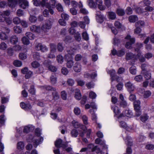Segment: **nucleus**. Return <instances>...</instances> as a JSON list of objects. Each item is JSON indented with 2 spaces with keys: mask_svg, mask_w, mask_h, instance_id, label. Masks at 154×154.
<instances>
[{
  "mask_svg": "<svg viewBox=\"0 0 154 154\" xmlns=\"http://www.w3.org/2000/svg\"><path fill=\"white\" fill-rule=\"evenodd\" d=\"M24 144L23 142H19L17 144V148L20 150H22L24 149Z\"/></svg>",
  "mask_w": 154,
  "mask_h": 154,
  "instance_id": "nucleus-34",
  "label": "nucleus"
},
{
  "mask_svg": "<svg viewBox=\"0 0 154 154\" xmlns=\"http://www.w3.org/2000/svg\"><path fill=\"white\" fill-rule=\"evenodd\" d=\"M108 17L111 20H114L116 18V14L114 12L110 11L108 13Z\"/></svg>",
  "mask_w": 154,
  "mask_h": 154,
  "instance_id": "nucleus-25",
  "label": "nucleus"
},
{
  "mask_svg": "<svg viewBox=\"0 0 154 154\" xmlns=\"http://www.w3.org/2000/svg\"><path fill=\"white\" fill-rule=\"evenodd\" d=\"M151 94V93L149 91H145L143 93L144 97L146 98H147L150 96Z\"/></svg>",
  "mask_w": 154,
  "mask_h": 154,
  "instance_id": "nucleus-53",
  "label": "nucleus"
},
{
  "mask_svg": "<svg viewBox=\"0 0 154 154\" xmlns=\"http://www.w3.org/2000/svg\"><path fill=\"white\" fill-rule=\"evenodd\" d=\"M14 30L16 33H20L22 32V28L20 26H16L14 28Z\"/></svg>",
  "mask_w": 154,
  "mask_h": 154,
  "instance_id": "nucleus-31",
  "label": "nucleus"
},
{
  "mask_svg": "<svg viewBox=\"0 0 154 154\" xmlns=\"http://www.w3.org/2000/svg\"><path fill=\"white\" fill-rule=\"evenodd\" d=\"M74 37L75 39L79 42L80 41L81 39L80 34L78 32H77L75 34Z\"/></svg>",
  "mask_w": 154,
  "mask_h": 154,
  "instance_id": "nucleus-46",
  "label": "nucleus"
},
{
  "mask_svg": "<svg viewBox=\"0 0 154 154\" xmlns=\"http://www.w3.org/2000/svg\"><path fill=\"white\" fill-rule=\"evenodd\" d=\"M26 36L30 40H33L35 38V36L33 34L30 32H27L26 33Z\"/></svg>",
  "mask_w": 154,
  "mask_h": 154,
  "instance_id": "nucleus-39",
  "label": "nucleus"
},
{
  "mask_svg": "<svg viewBox=\"0 0 154 154\" xmlns=\"http://www.w3.org/2000/svg\"><path fill=\"white\" fill-rule=\"evenodd\" d=\"M20 106L25 110H28L32 108L31 105L29 103L25 104L24 103L22 102L20 103Z\"/></svg>",
  "mask_w": 154,
  "mask_h": 154,
  "instance_id": "nucleus-16",
  "label": "nucleus"
},
{
  "mask_svg": "<svg viewBox=\"0 0 154 154\" xmlns=\"http://www.w3.org/2000/svg\"><path fill=\"white\" fill-rule=\"evenodd\" d=\"M56 4V2L55 0H51L49 3H47L46 7L49 9L50 13L53 14L54 13V11L52 8H54L55 7Z\"/></svg>",
  "mask_w": 154,
  "mask_h": 154,
  "instance_id": "nucleus-5",
  "label": "nucleus"
},
{
  "mask_svg": "<svg viewBox=\"0 0 154 154\" xmlns=\"http://www.w3.org/2000/svg\"><path fill=\"white\" fill-rule=\"evenodd\" d=\"M8 5L9 6L12 7L15 6L16 4V2L15 0H8Z\"/></svg>",
  "mask_w": 154,
  "mask_h": 154,
  "instance_id": "nucleus-43",
  "label": "nucleus"
},
{
  "mask_svg": "<svg viewBox=\"0 0 154 154\" xmlns=\"http://www.w3.org/2000/svg\"><path fill=\"white\" fill-rule=\"evenodd\" d=\"M10 41L13 44H16L18 41V38L16 35L12 36L10 38Z\"/></svg>",
  "mask_w": 154,
  "mask_h": 154,
  "instance_id": "nucleus-23",
  "label": "nucleus"
},
{
  "mask_svg": "<svg viewBox=\"0 0 154 154\" xmlns=\"http://www.w3.org/2000/svg\"><path fill=\"white\" fill-rule=\"evenodd\" d=\"M96 18L97 21L99 23H101L103 22L104 17L103 15L101 14L100 11H98L96 12Z\"/></svg>",
  "mask_w": 154,
  "mask_h": 154,
  "instance_id": "nucleus-14",
  "label": "nucleus"
},
{
  "mask_svg": "<svg viewBox=\"0 0 154 154\" xmlns=\"http://www.w3.org/2000/svg\"><path fill=\"white\" fill-rule=\"evenodd\" d=\"M57 62L60 64L62 63L63 62V57L61 55H59L57 57Z\"/></svg>",
  "mask_w": 154,
  "mask_h": 154,
  "instance_id": "nucleus-40",
  "label": "nucleus"
},
{
  "mask_svg": "<svg viewBox=\"0 0 154 154\" xmlns=\"http://www.w3.org/2000/svg\"><path fill=\"white\" fill-rule=\"evenodd\" d=\"M138 59L139 61L141 62H143L145 61V58L141 55L140 53H139L136 57L135 59Z\"/></svg>",
  "mask_w": 154,
  "mask_h": 154,
  "instance_id": "nucleus-28",
  "label": "nucleus"
},
{
  "mask_svg": "<svg viewBox=\"0 0 154 154\" xmlns=\"http://www.w3.org/2000/svg\"><path fill=\"white\" fill-rule=\"evenodd\" d=\"M116 13L117 14L120 16H122L124 15L125 12L124 10L121 8H118L117 10Z\"/></svg>",
  "mask_w": 154,
  "mask_h": 154,
  "instance_id": "nucleus-35",
  "label": "nucleus"
},
{
  "mask_svg": "<svg viewBox=\"0 0 154 154\" xmlns=\"http://www.w3.org/2000/svg\"><path fill=\"white\" fill-rule=\"evenodd\" d=\"M149 116L146 114H144L140 117V120L143 122H145L148 119Z\"/></svg>",
  "mask_w": 154,
  "mask_h": 154,
  "instance_id": "nucleus-57",
  "label": "nucleus"
},
{
  "mask_svg": "<svg viewBox=\"0 0 154 154\" xmlns=\"http://www.w3.org/2000/svg\"><path fill=\"white\" fill-rule=\"evenodd\" d=\"M74 64V62L73 60H70L67 61L66 63V66L68 68H71Z\"/></svg>",
  "mask_w": 154,
  "mask_h": 154,
  "instance_id": "nucleus-41",
  "label": "nucleus"
},
{
  "mask_svg": "<svg viewBox=\"0 0 154 154\" xmlns=\"http://www.w3.org/2000/svg\"><path fill=\"white\" fill-rule=\"evenodd\" d=\"M10 14V12L8 11L3 12H0V22H3L6 19V16H8Z\"/></svg>",
  "mask_w": 154,
  "mask_h": 154,
  "instance_id": "nucleus-9",
  "label": "nucleus"
},
{
  "mask_svg": "<svg viewBox=\"0 0 154 154\" xmlns=\"http://www.w3.org/2000/svg\"><path fill=\"white\" fill-rule=\"evenodd\" d=\"M61 17L66 20H68L69 18V15L66 13L63 12L61 14Z\"/></svg>",
  "mask_w": 154,
  "mask_h": 154,
  "instance_id": "nucleus-64",
  "label": "nucleus"
},
{
  "mask_svg": "<svg viewBox=\"0 0 154 154\" xmlns=\"http://www.w3.org/2000/svg\"><path fill=\"white\" fill-rule=\"evenodd\" d=\"M141 28L140 27H136V29L134 30V33L135 34L139 35V36H140V38L142 39L145 37V34H140V33L141 32V29H140Z\"/></svg>",
  "mask_w": 154,
  "mask_h": 154,
  "instance_id": "nucleus-20",
  "label": "nucleus"
},
{
  "mask_svg": "<svg viewBox=\"0 0 154 154\" xmlns=\"http://www.w3.org/2000/svg\"><path fill=\"white\" fill-rule=\"evenodd\" d=\"M75 97L77 100H79L81 97V94L79 90L78 89H76L75 90Z\"/></svg>",
  "mask_w": 154,
  "mask_h": 154,
  "instance_id": "nucleus-24",
  "label": "nucleus"
},
{
  "mask_svg": "<svg viewBox=\"0 0 154 154\" xmlns=\"http://www.w3.org/2000/svg\"><path fill=\"white\" fill-rule=\"evenodd\" d=\"M30 30L33 32H36L40 34H42V29L40 28L35 25L31 26L30 27Z\"/></svg>",
  "mask_w": 154,
  "mask_h": 154,
  "instance_id": "nucleus-12",
  "label": "nucleus"
},
{
  "mask_svg": "<svg viewBox=\"0 0 154 154\" xmlns=\"http://www.w3.org/2000/svg\"><path fill=\"white\" fill-rule=\"evenodd\" d=\"M135 25L136 27L141 28L144 25V23L143 21H139L135 23Z\"/></svg>",
  "mask_w": 154,
  "mask_h": 154,
  "instance_id": "nucleus-33",
  "label": "nucleus"
},
{
  "mask_svg": "<svg viewBox=\"0 0 154 154\" xmlns=\"http://www.w3.org/2000/svg\"><path fill=\"white\" fill-rule=\"evenodd\" d=\"M24 45H27L29 44L30 42L29 39L25 36L23 37L21 39Z\"/></svg>",
  "mask_w": 154,
  "mask_h": 154,
  "instance_id": "nucleus-30",
  "label": "nucleus"
},
{
  "mask_svg": "<svg viewBox=\"0 0 154 154\" xmlns=\"http://www.w3.org/2000/svg\"><path fill=\"white\" fill-rule=\"evenodd\" d=\"M90 112L91 113L92 116L91 118L92 120L96 122L97 121V116L94 113V111L92 109H90Z\"/></svg>",
  "mask_w": 154,
  "mask_h": 154,
  "instance_id": "nucleus-36",
  "label": "nucleus"
},
{
  "mask_svg": "<svg viewBox=\"0 0 154 154\" xmlns=\"http://www.w3.org/2000/svg\"><path fill=\"white\" fill-rule=\"evenodd\" d=\"M50 82L52 84H55L57 82V78L55 74L52 75L50 78Z\"/></svg>",
  "mask_w": 154,
  "mask_h": 154,
  "instance_id": "nucleus-29",
  "label": "nucleus"
},
{
  "mask_svg": "<svg viewBox=\"0 0 154 154\" xmlns=\"http://www.w3.org/2000/svg\"><path fill=\"white\" fill-rule=\"evenodd\" d=\"M75 49L74 48H71L69 50L68 49L67 50V52L68 54H69L70 56L69 57H71V55L74 54L75 53Z\"/></svg>",
  "mask_w": 154,
  "mask_h": 154,
  "instance_id": "nucleus-45",
  "label": "nucleus"
},
{
  "mask_svg": "<svg viewBox=\"0 0 154 154\" xmlns=\"http://www.w3.org/2000/svg\"><path fill=\"white\" fill-rule=\"evenodd\" d=\"M95 142L96 144H98L100 143V145L103 147L106 148H107V146L105 144V142L104 141L102 142L99 138H97L95 140Z\"/></svg>",
  "mask_w": 154,
  "mask_h": 154,
  "instance_id": "nucleus-21",
  "label": "nucleus"
},
{
  "mask_svg": "<svg viewBox=\"0 0 154 154\" xmlns=\"http://www.w3.org/2000/svg\"><path fill=\"white\" fill-rule=\"evenodd\" d=\"M120 126L126 130L130 131L133 129V127L131 126H128L127 124L123 121H119Z\"/></svg>",
  "mask_w": 154,
  "mask_h": 154,
  "instance_id": "nucleus-8",
  "label": "nucleus"
},
{
  "mask_svg": "<svg viewBox=\"0 0 154 154\" xmlns=\"http://www.w3.org/2000/svg\"><path fill=\"white\" fill-rule=\"evenodd\" d=\"M97 73L96 72L92 73L91 75L87 72H85L84 75V77L85 78L94 79L97 76Z\"/></svg>",
  "mask_w": 154,
  "mask_h": 154,
  "instance_id": "nucleus-19",
  "label": "nucleus"
},
{
  "mask_svg": "<svg viewBox=\"0 0 154 154\" xmlns=\"http://www.w3.org/2000/svg\"><path fill=\"white\" fill-rule=\"evenodd\" d=\"M96 6L97 5L98 8L100 10H104L106 9V7L103 5L102 0H95Z\"/></svg>",
  "mask_w": 154,
  "mask_h": 154,
  "instance_id": "nucleus-13",
  "label": "nucleus"
},
{
  "mask_svg": "<svg viewBox=\"0 0 154 154\" xmlns=\"http://www.w3.org/2000/svg\"><path fill=\"white\" fill-rule=\"evenodd\" d=\"M62 140L61 139H60L57 140L55 143V146L57 147H62L63 148H65L66 146H64L65 144H62Z\"/></svg>",
  "mask_w": 154,
  "mask_h": 154,
  "instance_id": "nucleus-18",
  "label": "nucleus"
},
{
  "mask_svg": "<svg viewBox=\"0 0 154 154\" xmlns=\"http://www.w3.org/2000/svg\"><path fill=\"white\" fill-rule=\"evenodd\" d=\"M108 73L109 74L111 77V81H116L117 82H119L122 80L121 78L115 75L116 71L114 69L109 70L107 71Z\"/></svg>",
  "mask_w": 154,
  "mask_h": 154,
  "instance_id": "nucleus-4",
  "label": "nucleus"
},
{
  "mask_svg": "<svg viewBox=\"0 0 154 154\" xmlns=\"http://www.w3.org/2000/svg\"><path fill=\"white\" fill-rule=\"evenodd\" d=\"M132 115L131 111L129 110H126L123 112L122 113L120 114V115L118 117V119H119L124 117L125 116L131 117Z\"/></svg>",
  "mask_w": 154,
  "mask_h": 154,
  "instance_id": "nucleus-7",
  "label": "nucleus"
},
{
  "mask_svg": "<svg viewBox=\"0 0 154 154\" xmlns=\"http://www.w3.org/2000/svg\"><path fill=\"white\" fill-rule=\"evenodd\" d=\"M82 119L83 120L84 124L85 125L88 124V118L85 115H83L82 116Z\"/></svg>",
  "mask_w": 154,
  "mask_h": 154,
  "instance_id": "nucleus-55",
  "label": "nucleus"
},
{
  "mask_svg": "<svg viewBox=\"0 0 154 154\" xmlns=\"http://www.w3.org/2000/svg\"><path fill=\"white\" fill-rule=\"evenodd\" d=\"M13 63L14 65L16 67H20L22 65L21 62L18 60H15Z\"/></svg>",
  "mask_w": 154,
  "mask_h": 154,
  "instance_id": "nucleus-52",
  "label": "nucleus"
},
{
  "mask_svg": "<svg viewBox=\"0 0 154 154\" xmlns=\"http://www.w3.org/2000/svg\"><path fill=\"white\" fill-rule=\"evenodd\" d=\"M115 26L117 28L120 29L123 26L122 24L119 21H116L114 23Z\"/></svg>",
  "mask_w": 154,
  "mask_h": 154,
  "instance_id": "nucleus-44",
  "label": "nucleus"
},
{
  "mask_svg": "<svg viewBox=\"0 0 154 154\" xmlns=\"http://www.w3.org/2000/svg\"><path fill=\"white\" fill-rule=\"evenodd\" d=\"M51 23L49 20L46 21L45 23L43 24L42 26L41 29L42 34H43V32H47L51 28Z\"/></svg>",
  "mask_w": 154,
  "mask_h": 154,
  "instance_id": "nucleus-6",
  "label": "nucleus"
},
{
  "mask_svg": "<svg viewBox=\"0 0 154 154\" xmlns=\"http://www.w3.org/2000/svg\"><path fill=\"white\" fill-rule=\"evenodd\" d=\"M74 112L76 115H79L81 112L80 109L79 107H76L74 108Z\"/></svg>",
  "mask_w": 154,
  "mask_h": 154,
  "instance_id": "nucleus-54",
  "label": "nucleus"
},
{
  "mask_svg": "<svg viewBox=\"0 0 154 154\" xmlns=\"http://www.w3.org/2000/svg\"><path fill=\"white\" fill-rule=\"evenodd\" d=\"M8 38V35L4 32H2L0 33V38L2 40H5Z\"/></svg>",
  "mask_w": 154,
  "mask_h": 154,
  "instance_id": "nucleus-37",
  "label": "nucleus"
},
{
  "mask_svg": "<svg viewBox=\"0 0 154 154\" xmlns=\"http://www.w3.org/2000/svg\"><path fill=\"white\" fill-rule=\"evenodd\" d=\"M34 128V127L32 125L26 126L24 127L23 131L25 133H28L30 131L33 130Z\"/></svg>",
  "mask_w": 154,
  "mask_h": 154,
  "instance_id": "nucleus-22",
  "label": "nucleus"
},
{
  "mask_svg": "<svg viewBox=\"0 0 154 154\" xmlns=\"http://www.w3.org/2000/svg\"><path fill=\"white\" fill-rule=\"evenodd\" d=\"M140 4L143 5V6H148L150 5V2L149 0H144L143 2H140Z\"/></svg>",
  "mask_w": 154,
  "mask_h": 154,
  "instance_id": "nucleus-50",
  "label": "nucleus"
},
{
  "mask_svg": "<svg viewBox=\"0 0 154 154\" xmlns=\"http://www.w3.org/2000/svg\"><path fill=\"white\" fill-rule=\"evenodd\" d=\"M127 42L125 46L126 48L130 49L132 48V45L135 42L134 38H131L130 35H127L125 38Z\"/></svg>",
  "mask_w": 154,
  "mask_h": 154,
  "instance_id": "nucleus-3",
  "label": "nucleus"
},
{
  "mask_svg": "<svg viewBox=\"0 0 154 154\" xmlns=\"http://www.w3.org/2000/svg\"><path fill=\"white\" fill-rule=\"evenodd\" d=\"M130 72L133 75H135L136 73V67L133 66L130 69Z\"/></svg>",
  "mask_w": 154,
  "mask_h": 154,
  "instance_id": "nucleus-48",
  "label": "nucleus"
},
{
  "mask_svg": "<svg viewBox=\"0 0 154 154\" xmlns=\"http://www.w3.org/2000/svg\"><path fill=\"white\" fill-rule=\"evenodd\" d=\"M112 109L115 115L117 116V117L118 118V117L120 115V114H119V113L120 112V109L115 105H113L112 106Z\"/></svg>",
  "mask_w": 154,
  "mask_h": 154,
  "instance_id": "nucleus-15",
  "label": "nucleus"
},
{
  "mask_svg": "<svg viewBox=\"0 0 154 154\" xmlns=\"http://www.w3.org/2000/svg\"><path fill=\"white\" fill-rule=\"evenodd\" d=\"M134 79L137 82H140L143 80V79L141 75H139L136 76Z\"/></svg>",
  "mask_w": 154,
  "mask_h": 154,
  "instance_id": "nucleus-56",
  "label": "nucleus"
},
{
  "mask_svg": "<svg viewBox=\"0 0 154 154\" xmlns=\"http://www.w3.org/2000/svg\"><path fill=\"white\" fill-rule=\"evenodd\" d=\"M33 58L35 60H39L40 59V55L38 53L35 52L33 54Z\"/></svg>",
  "mask_w": 154,
  "mask_h": 154,
  "instance_id": "nucleus-61",
  "label": "nucleus"
},
{
  "mask_svg": "<svg viewBox=\"0 0 154 154\" xmlns=\"http://www.w3.org/2000/svg\"><path fill=\"white\" fill-rule=\"evenodd\" d=\"M138 20L137 17L135 15H131L129 17V20L130 22L134 23Z\"/></svg>",
  "mask_w": 154,
  "mask_h": 154,
  "instance_id": "nucleus-32",
  "label": "nucleus"
},
{
  "mask_svg": "<svg viewBox=\"0 0 154 154\" xmlns=\"http://www.w3.org/2000/svg\"><path fill=\"white\" fill-rule=\"evenodd\" d=\"M73 69L75 72H79L81 70L82 66L80 63H76L74 65Z\"/></svg>",
  "mask_w": 154,
  "mask_h": 154,
  "instance_id": "nucleus-17",
  "label": "nucleus"
},
{
  "mask_svg": "<svg viewBox=\"0 0 154 154\" xmlns=\"http://www.w3.org/2000/svg\"><path fill=\"white\" fill-rule=\"evenodd\" d=\"M134 55L131 53H128L126 54V59L127 60H129L133 58Z\"/></svg>",
  "mask_w": 154,
  "mask_h": 154,
  "instance_id": "nucleus-58",
  "label": "nucleus"
},
{
  "mask_svg": "<svg viewBox=\"0 0 154 154\" xmlns=\"http://www.w3.org/2000/svg\"><path fill=\"white\" fill-rule=\"evenodd\" d=\"M140 102L139 100H137L134 102V109H140Z\"/></svg>",
  "mask_w": 154,
  "mask_h": 154,
  "instance_id": "nucleus-27",
  "label": "nucleus"
},
{
  "mask_svg": "<svg viewBox=\"0 0 154 154\" xmlns=\"http://www.w3.org/2000/svg\"><path fill=\"white\" fill-rule=\"evenodd\" d=\"M71 134L72 137H76L78 135V133L76 130L73 129L71 131Z\"/></svg>",
  "mask_w": 154,
  "mask_h": 154,
  "instance_id": "nucleus-47",
  "label": "nucleus"
},
{
  "mask_svg": "<svg viewBox=\"0 0 154 154\" xmlns=\"http://www.w3.org/2000/svg\"><path fill=\"white\" fill-rule=\"evenodd\" d=\"M125 143L128 146H131L132 145V139L129 136H127L126 139H124Z\"/></svg>",
  "mask_w": 154,
  "mask_h": 154,
  "instance_id": "nucleus-26",
  "label": "nucleus"
},
{
  "mask_svg": "<svg viewBox=\"0 0 154 154\" xmlns=\"http://www.w3.org/2000/svg\"><path fill=\"white\" fill-rule=\"evenodd\" d=\"M88 5L90 8H95L96 7V5L93 0H89L88 1Z\"/></svg>",
  "mask_w": 154,
  "mask_h": 154,
  "instance_id": "nucleus-38",
  "label": "nucleus"
},
{
  "mask_svg": "<svg viewBox=\"0 0 154 154\" xmlns=\"http://www.w3.org/2000/svg\"><path fill=\"white\" fill-rule=\"evenodd\" d=\"M56 8L57 10L59 12H62L63 11V8L61 4L60 3L56 5Z\"/></svg>",
  "mask_w": 154,
  "mask_h": 154,
  "instance_id": "nucleus-59",
  "label": "nucleus"
},
{
  "mask_svg": "<svg viewBox=\"0 0 154 154\" xmlns=\"http://www.w3.org/2000/svg\"><path fill=\"white\" fill-rule=\"evenodd\" d=\"M48 69L52 72H56L57 70V68L55 66L51 65L48 66Z\"/></svg>",
  "mask_w": 154,
  "mask_h": 154,
  "instance_id": "nucleus-63",
  "label": "nucleus"
},
{
  "mask_svg": "<svg viewBox=\"0 0 154 154\" xmlns=\"http://www.w3.org/2000/svg\"><path fill=\"white\" fill-rule=\"evenodd\" d=\"M19 57L20 59L21 60H25L26 59L27 56L26 53H20L19 54Z\"/></svg>",
  "mask_w": 154,
  "mask_h": 154,
  "instance_id": "nucleus-42",
  "label": "nucleus"
},
{
  "mask_svg": "<svg viewBox=\"0 0 154 154\" xmlns=\"http://www.w3.org/2000/svg\"><path fill=\"white\" fill-rule=\"evenodd\" d=\"M41 88L42 89L48 91L51 90L53 91V92H52V93L54 99L56 100L59 98V95L57 92L56 91V89L55 88H52L51 86H42Z\"/></svg>",
  "mask_w": 154,
  "mask_h": 154,
  "instance_id": "nucleus-2",
  "label": "nucleus"
},
{
  "mask_svg": "<svg viewBox=\"0 0 154 154\" xmlns=\"http://www.w3.org/2000/svg\"><path fill=\"white\" fill-rule=\"evenodd\" d=\"M6 119L4 115H2L0 116V123L4 124L5 121Z\"/></svg>",
  "mask_w": 154,
  "mask_h": 154,
  "instance_id": "nucleus-62",
  "label": "nucleus"
},
{
  "mask_svg": "<svg viewBox=\"0 0 154 154\" xmlns=\"http://www.w3.org/2000/svg\"><path fill=\"white\" fill-rule=\"evenodd\" d=\"M33 75V72L30 70H29L25 75L26 79H28L31 77Z\"/></svg>",
  "mask_w": 154,
  "mask_h": 154,
  "instance_id": "nucleus-60",
  "label": "nucleus"
},
{
  "mask_svg": "<svg viewBox=\"0 0 154 154\" xmlns=\"http://www.w3.org/2000/svg\"><path fill=\"white\" fill-rule=\"evenodd\" d=\"M18 4L20 7L25 9L29 6L28 2L26 0H18Z\"/></svg>",
  "mask_w": 154,
  "mask_h": 154,
  "instance_id": "nucleus-10",
  "label": "nucleus"
},
{
  "mask_svg": "<svg viewBox=\"0 0 154 154\" xmlns=\"http://www.w3.org/2000/svg\"><path fill=\"white\" fill-rule=\"evenodd\" d=\"M7 47L6 44L4 42H2L0 44V49L2 50H4Z\"/></svg>",
  "mask_w": 154,
  "mask_h": 154,
  "instance_id": "nucleus-51",
  "label": "nucleus"
},
{
  "mask_svg": "<svg viewBox=\"0 0 154 154\" xmlns=\"http://www.w3.org/2000/svg\"><path fill=\"white\" fill-rule=\"evenodd\" d=\"M125 86L130 93L134 91L135 89L134 85L130 82L126 83Z\"/></svg>",
  "mask_w": 154,
  "mask_h": 154,
  "instance_id": "nucleus-11",
  "label": "nucleus"
},
{
  "mask_svg": "<svg viewBox=\"0 0 154 154\" xmlns=\"http://www.w3.org/2000/svg\"><path fill=\"white\" fill-rule=\"evenodd\" d=\"M27 140L29 142H33V145L35 147L41 143L43 141L42 137H36L33 136L32 135H29L27 138Z\"/></svg>",
  "mask_w": 154,
  "mask_h": 154,
  "instance_id": "nucleus-1",
  "label": "nucleus"
},
{
  "mask_svg": "<svg viewBox=\"0 0 154 154\" xmlns=\"http://www.w3.org/2000/svg\"><path fill=\"white\" fill-rule=\"evenodd\" d=\"M72 123L73 126L75 128H77L80 126L79 123L75 120H73Z\"/></svg>",
  "mask_w": 154,
  "mask_h": 154,
  "instance_id": "nucleus-49",
  "label": "nucleus"
}]
</instances>
